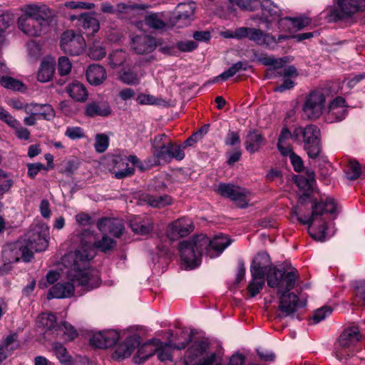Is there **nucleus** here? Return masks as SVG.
<instances>
[{
	"label": "nucleus",
	"mask_w": 365,
	"mask_h": 365,
	"mask_svg": "<svg viewBox=\"0 0 365 365\" xmlns=\"http://www.w3.org/2000/svg\"><path fill=\"white\" fill-rule=\"evenodd\" d=\"M93 252L81 251L70 252L64 256L63 261L68 268L66 277L69 282H61L54 284L48 291V299L70 298L75 292V285L80 286L86 291L100 286L101 279L97 270L91 269V262Z\"/></svg>",
	"instance_id": "nucleus-1"
},
{
	"label": "nucleus",
	"mask_w": 365,
	"mask_h": 365,
	"mask_svg": "<svg viewBox=\"0 0 365 365\" xmlns=\"http://www.w3.org/2000/svg\"><path fill=\"white\" fill-rule=\"evenodd\" d=\"M270 258L267 253L261 252L254 258L251 265V274L264 276L267 272V282L269 287L277 289L279 310L284 317L294 314L304 304L300 303L297 294L289 292L296 285L299 274L296 269L285 272L275 267H270Z\"/></svg>",
	"instance_id": "nucleus-2"
},
{
	"label": "nucleus",
	"mask_w": 365,
	"mask_h": 365,
	"mask_svg": "<svg viewBox=\"0 0 365 365\" xmlns=\"http://www.w3.org/2000/svg\"><path fill=\"white\" fill-rule=\"evenodd\" d=\"M230 243L225 235H216L210 240L205 235L200 234L179 244L180 259L187 268L194 269L201 263L203 254L210 258L217 257Z\"/></svg>",
	"instance_id": "nucleus-3"
},
{
	"label": "nucleus",
	"mask_w": 365,
	"mask_h": 365,
	"mask_svg": "<svg viewBox=\"0 0 365 365\" xmlns=\"http://www.w3.org/2000/svg\"><path fill=\"white\" fill-rule=\"evenodd\" d=\"M21 11L24 12L17 20L19 29L31 37L46 34L52 22L51 10L44 4H29Z\"/></svg>",
	"instance_id": "nucleus-4"
},
{
	"label": "nucleus",
	"mask_w": 365,
	"mask_h": 365,
	"mask_svg": "<svg viewBox=\"0 0 365 365\" xmlns=\"http://www.w3.org/2000/svg\"><path fill=\"white\" fill-rule=\"evenodd\" d=\"M312 208L311 216L298 217L297 219L300 223L308 225L309 232L314 240L324 241L331 234L323 215L324 213L334 214L337 209L336 205L332 197L324 196L320 198L319 201L314 202Z\"/></svg>",
	"instance_id": "nucleus-5"
},
{
	"label": "nucleus",
	"mask_w": 365,
	"mask_h": 365,
	"mask_svg": "<svg viewBox=\"0 0 365 365\" xmlns=\"http://www.w3.org/2000/svg\"><path fill=\"white\" fill-rule=\"evenodd\" d=\"M184 365H221V359L206 341H194L186 350Z\"/></svg>",
	"instance_id": "nucleus-6"
},
{
	"label": "nucleus",
	"mask_w": 365,
	"mask_h": 365,
	"mask_svg": "<svg viewBox=\"0 0 365 365\" xmlns=\"http://www.w3.org/2000/svg\"><path fill=\"white\" fill-rule=\"evenodd\" d=\"M296 140H302L304 148L311 158H316L321 152L319 143L320 130L314 125H308L306 127H297L293 132Z\"/></svg>",
	"instance_id": "nucleus-7"
},
{
	"label": "nucleus",
	"mask_w": 365,
	"mask_h": 365,
	"mask_svg": "<svg viewBox=\"0 0 365 365\" xmlns=\"http://www.w3.org/2000/svg\"><path fill=\"white\" fill-rule=\"evenodd\" d=\"M49 235V227L44 223H38L29 230L22 242L28 245L32 254L34 252H42L48 246Z\"/></svg>",
	"instance_id": "nucleus-8"
},
{
	"label": "nucleus",
	"mask_w": 365,
	"mask_h": 365,
	"mask_svg": "<svg viewBox=\"0 0 365 365\" xmlns=\"http://www.w3.org/2000/svg\"><path fill=\"white\" fill-rule=\"evenodd\" d=\"M326 98L322 91H311L306 97L302 106V116L308 120H317L325 108Z\"/></svg>",
	"instance_id": "nucleus-9"
},
{
	"label": "nucleus",
	"mask_w": 365,
	"mask_h": 365,
	"mask_svg": "<svg viewBox=\"0 0 365 365\" xmlns=\"http://www.w3.org/2000/svg\"><path fill=\"white\" fill-rule=\"evenodd\" d=\"M2 258L4 262L9 263L17 262L20 259L29 262L33 258L32 251L22 241L9 243L3 247Z\"/></svg>",
	"instance_id": "nucleus-10"
},
{
	"label": "nucleus",
	"mask_w": 365,
	"mask_h": 365,
	"mask_svg": "<svg viewBox=\"0 0 365 365\" xmlns=\"http://www.w3.org/2000/svg\"><path fill=\"white\" fill-rule=\"evenodd\" d=\"M217 192L220 195L231 199L241 208L246 207L250 200V193L247 190L231 184L220 183Z\"/></svg>",
	"instance_id": "nucleus-11"
},
{
	"label": "nucleus",
	"mask_w": 365,
	"mask_h": 365,
	"mask_svg": "<svg viewBox=\"0 0 365 365\" xmlns=\"http://www.w3.org/2000/svg\"><path fill=\"white\" fill-rule=\"evenodd\" d=\"M86 45L83 36L72 30L66 31L62 34L61 47L66 53L78 56L83 52Z\"/></svg>",
	"instance_id": "nucleus-12"
},
{
	"label": "nucleus",
	"mask_w": 365,
	"mask_h": 365,
	"mask_svg": "<svg viewBox=\"0 0 365 365\" xmlns=\"http://www.w3.org/2000/svg\"><path fill=\"white\" fill-rule=\"evenodd\" d=\"M84 235L87 240L83 239L81 241V247L76 251H81L83 255H86L87 252H90L92 251L94 257L95 248L100 250L102 252H106L113 249L115 245V240L108 237L107 235L103 236L100 240L95 241H93L94 237L91 232L86 231Z\"/></svg>",
	"instance_id": "nucleus-13"
},
{
	"label": "nucleus",
	"mask_w": 365,
	"mask_h": 365,
	"mask_svg": "<svg viewBox=\"0 0 365 365\" xmlns=\"http://www.w3.org/2000/svg\"><path fill=\"white\" fill-rule=\"evenodd\" d=\"M125 339L123 342L117 344L112 358L122 361L131 356L135 349L140 345V336L137 333H125Z\"/></svg>",
	"instance_id": "nucleus-14"
},
{
	"label": "nucleus",
	"mask_w": 365,
	"mask_h": 365,
	"mask_svg": "<svg viewBox=\"0 0 365 365\" xmlns=\"http://www.w3.org/2000/svg\"><path fill=\"white\" fill-rule=\"evenodd\" d=\"M195 9V4L192 2L178 4L175 14L170 18V24L172 26H187L192 20Z\"/></svg>",
	"instance_id": "nucleus-15"
},
{
	"label": "nucleus",
	"mask_w": 365,
	"mask_h": 365,
	"mask_svg": "<svg viewBox=\"0 0 365 365\" xmlns=\"http://www.w3.org/2000/svg\"><path fill=\"white\" fill-rule=\"evenodd\" d=\"M193 229V223L190 218L181 217L168 225L166 233L168 237L173 241L188 235Z\"/></svg>",
	"instance_id": "nucleus-16"
},
{
	"label": "nucleus",
	"mask_w": 365,
	"mask_h": 365,
	"mask_svg": "<svg viewBox=\"0 0 365 365\" xmlns=\"http://www.w3.org/2000/svg\"><path fill=\"white\" fill-rule=\"evenodd\" d=\"M337 4L335 14L339 19L349 17L358 11H365V0H338Z\"/></svg>",
	"instance_id": "nucleus-17"
},
{
	"label": "nucleus",
	"mask_w": 365,
	"mask_h": 365,
	"mask_svg": "<svg viewBox=\"0 0 365 365\" xmlns=\"http://www.w3.org/2000/svg\"><path fill=\"white\" fill-rule=\"evenodd\" d=\"M157 46V39L149 35L134 36L131 41V48L138 54L151 53L156 48Z\"/></svg>",
	"instance_id": "nucleus-18"
},
{
	"label": "nucleus",
	"mask_w": 365,
	"mask_h": 365,
	"mask_svg": "<svg viewBox=\"0 0 365 365\" xmlns=\"http://www.w3.org/2000/svg\"><path fill=\"white\" fill-rule=\"evenodd\" d=\"M154 155L159 160L169 161L172 159L181 160L185 158L184 147L175 145L170 141L156 151L153 152Z\"/></svg>",
	"instance_id": "nucleus-19"
},
{
	"label": "nucleus",
	"mask_w": 365,
	"mask_h": 365,
	"mask_svg": "<svg viewBox=\"0 0 365 365\" xmlns=\"http://www.w3.org/2000/svg\"><path fill=\"white\" fill-rule=\"evenodd\" d=\"M310 24L311 19L306 16L284 17L279 20L278 28L281 31L293 33L303 29Z\"/></svg>",
	"instance_id": "nucleus-20"
},
{
	"label": "nucleus",
	"mask_w": 365,
	"mask_h": 365,
	"mask_svg": "<svg viewBox=\"0 0 365 365\" xmlns=\"http://www.w3.org/2000/svg\"><path fill=\"white\" fill-rule=\"evenodd\" d=\"M346 115V105L342 97L335 98L329 104L326 120L329 123L341 121Z\"/></svg>",
	"instance_id": "nucleus-21"
},
{
	"label": "nucleus",
	"mask_w": 365,
	"mask_h": 365,
	"mask_svg": "<svg viewBox=\"0 0 365 365\" xmlns=\"http://www.w3.org/2000/svg\"><path fill=\"white\" fill-rule=\"evenodd\" d=\"M98 230L105 233H110L115 237H119L123 231L124 227L121 220L118 219L103 218L97 223Z\"/></svg>",
	"instance_id": "nucleus-22"
},
{
	"label": "nucleus",
	"mask_w": 365,
	"mask_h": 365,
	"mask_svg": "<svg viewBox=\"0 0 365 365\" xmlns=\"http://www.w3.org/2000/svg\"><path fill=\"white\" fill-rule=\"evenodd\" d=\"M145 24L153 30H165L168 26L165 12H150L144 19Z\"/></svg>",
	"instance_id": "nucleus-23"
},
{
	"label": "nucleus",
	"mask_w": 365,
	"mask_h": 365,
	"mask_svg": "<svg viewBox=\"0 0 365 365\" xmlns=\"http://www.w3.org/2000/svg\"><path fill=\"white\" fill-rule=\"evenodd\" d=\"M249 39L259 46H264L272 50L274 49V36L261 29L252 28Z\"/></svg>",
	"instance_id": "nucleus-24"
},
{
	"label": "nucleus",
	"mask_w": 365,
	"mask_h": 365,
	"mask_svg": "<svg viewBox=\"0 0 365 365\" xmlns=\"http://www.w3.org/2000/svg\"><path fill=\"white\" fill-rule=\"evenodd\" d=\"M361 335L357 327L345 329L338 339V344L342 349L349 348L360 341Z\"/></svg>",
	"instance_id": "nucleus-25"
},
{
	"label": "nucleus",
	"mask_w": 365,
	"mask_h": 365,
	"mask_svg": "<svg viewBox=\"0 0 365 365\" xmlns=\"http://www.w3.org/2000/svg\"><path fill=\"white\" fill-rule=\"evenodd\" d=\"M19 346V343L16 334L7 336L0 344V363L6 359Z\"/></svg>",
	"instance_id": "nucleus-26"
},
{
	"label": "nucleus",
	"mask_w": 365,
	"mask_h": 365,
	"mask_svg": "<svg viewBox=\"0 0 365 365\" xmlns=\"http://www.w3.org/2000/svg\"><path fill=\"white\" fill-rule=\"evenodd\" d=\"M132 230L138 235H146L150 233L154 227L153 220L149 217H135L130 220Z\"/></svg>",
	"instance_id": "nucleus-27"
},
{
	"label": "nucleus",
	"mask_w": 365,
	"mask_h": 365,
	"mask_svg": "<svg viewBox=\"0 0 365 365\" xmlns=\"http://www.w3.org/2000/svg\"><path fill=\"white\" fill-rule=\"evenodd\" d=\"M110 113L108 103L103 101L91 102L86 108V114L89 117L108 116Z\"/></svg>",
	"instance_id": "nucleus-28"
},
{
	"label": "nucleus",
	"mask_w": 365,
	"mask_h": 365,
	"mask_svg": "<svg viewBox=\"0 0 365 365\" xmlns=\"http://www.w3.org/2000/svg\"><path fill=\"white\" fill-rule=\"evenodd\" d=\"M86 78L91 85L101 84L106 78L105 68L98 64H92L86 70Z\"/></svg>",
	"instance_id": "nucleus-29"
},
{
	"label": "nucleus",
	"mask_w": 365,
	"mask_h": 365,
	"mask_svg": "<svg viewBox=\"0 0 365 365\" xmlns=\"http://www.w3.org/2000/svg\"><path fill=\"white\" fill-rule=\"evenodd\" d=\"M264 143V138L261 133L257 130L250 131L245 143L247 150L250 153H255L259 151Z\"/></svg>",
	"instance_id": "nucleus-30"
},
{
	"label": "nucleus",
	"mask_w": 365,
	"mask_h": 365,
	"mask_svg": "<svg viewBox=\"0 0 365 365\" xmlns=\"http://www.w3.org/2000/svg\"><path fill=\"white\" fill-rule=\"evenodd\" d=\"M78 335L75 328L68 322H63L61 326L57 327L55 329V334L52 339H59L64 341L73 340Z\"/></svg>",
	"instance_id": "nucleus-31"
},
{
	"label": "nucleus",
	"mask_w": 365,
	"mask_h": 365,
	"mask_svg": "<svg viewBox=\"0 0 365 365\" xmlns=\"http://www.w3.org/2000/svg\"><path fill=\"white\" fill-rule=\"evenodd\" d=\"M39 323L46 329L44 333V337L48 340L52 339L58 325L56 324V318L53 314L44 313L38 317Z\"/></svg>",
	"instance_id": "nucleus-32"
},
{
	"label": "nucleus",
	"mask_w": 365,
	"mask_h": 365,
	"mask_svg": "<svg viewBox=\"0 0 365 365\" xmlns=\"http://www.w3.org/2000/svg\"><path fill=\"white\" fill-rule=\"evenodd\" d=\"M66 91L71 98L78 102L85 101L88 96L85 86L78 81L70 83L66 88Z\"/></svg>",
	"instance_id": "nucleus-33"
},
{
	"label": "nucleus",
	"mask_w": 365,
	"mask_h": 365,
	"mask_svg": "<svg viewBox=\"0 0 365 365\" xmlns=\"http://www.w3.org/2000/svg\"><path fill=\"white\" fill-rule=\"evenodd\" d=\"M78 26L82 27L88 35L96 33L99 29V22L88 14L81 15L78 18Z\"/></svg>",
	"instance_id": "nucleus-34"
},
{
	"label": "nucleus",
	"mask_w": 365,
	"mask_h": 365,
	"mask_svg": "<svg viewBox=\"0 0 365 365\" xmlns=\"http://www.w3.org/2000/svg\"><path fill=\"white\" fill-rule=\"evenodd\" d=\"M51 351L62 365H71V356L65 346L61 343L58 341L53 342L51 345Z\"/></svg>",
	"instance_id": "nucleus-35"
},
{
	"label": "nucleus",
	"mask_w": 365,
	"mask_h": 365,
	"mask_svg": "<svg viewBox=\"0 0 365 365\" xmlns=\"http://www.w3.org/2000/svg\"><path fill=\"white\" fill-rule=\"evenodd\" d=\"M142 200L153 207H163L172 203V199L168 195L153 196L148 194L142 196Z\"/></svg>",
	"instance_id": "nucleus-36"
},
{
	"label": "nucleus",
	"mask_w": 365,
	"mask_h": 365,
	"mask_svg": "<svg viewBox=\"0 0 365 365\" xmlns=\"http://www.w3.org/2000/svg\"><path fill=\"white\" fill-rule=\"evenodd\" d=\"M54 73L53 63L51 61H42L37 74L38 81L46 83L51 80Z\"/></svg>",
	"instance_id": "nucleus-37"
},
{
	"label": "nucleus",
	"mask_w": 365,
	"mask_h": 365,
	"mask_svg": "<svg viewBox=\"0 0 365 365\" xmlns=\"http://www.w3.org/2000/svg\"><path fill=\"white\" fill-rule=\"evenodd\" d=\"M156 341L155 353L161 361H172L173 346L170 344H163L159 339Z\"/></svg>",
	"instance_id": "nucleus-38"
},
{
	"label": "nucleus",
	"mask_w": 365,
	"mask_h": 365,
	"mask_svg": "<svg viewBox=\"0 0 365 365\" xmlns=\"http://www.w3.org/2000/svg\"><path fill=\"white\" fill-rule=\"evenodd\" d=\"M314 172H307V176L297 175L294 182L300 190L309 191L312 189L314 183Z\"/></svg>",
	"instance_id": "nucleus-39"
},
{
	"label": "nucleus",
	"mask_w": 365,
	"mask_h": 365,
	"mask_svg": "<svg viewBox=\"0 0 365 365\" xmlns=\"http://www.w3.org/2000/svg\"><path fill=\"white\" fill-rule=\"evenodd\" d=\"M143 74L133 69H128L122 72L120 79L127 85L136 86L140 83Z\"/></svg>",
	"instance_id": "nucleus-40"
},
{
	"label": "nucleus",
	"mask_w": 365,
	"mask_h": 365,
	"mask_svg": "<svg viewBox=\"0 0 365 365\" xmlns=\"http://www.w3.org/2000/svg\"><path fill=\"white\" fill-rule=\"evenodd\" d=\"M264 285V276L252 274V280L248 284L247 291L251 297L260 292Z\"/></svg>",
	"instance_id": "nucleus-41"
},
{
	"label": "nucleus",
	"mask_w": 365,
	"mask_h": 365,
	"mask_svg": "<svg viewBox=\"0 0 365 365\" xmlns=\"http://www.w3.org/2000/svg\"><path fill=\"white\" fill-rule=\"evenodd\" d=\"M150 6L145 4H130L120 2L116 4V14H129L135 10H145Z\"/></svg>",
	"instance_id": "nucleus-42"
},
{
	"label": "nucleus",
	"mask_w": 365,
	"mask_h": 365,
	"mask_svg": "<svg viewBox=\"0 0 365 365\" xmlns=\"http://www.w3.org/2000/svg\"><path fill=\"white\" fill-rule=\"evenodd\" d=\"M247 69V65L242 61H238L234 63L230 68H229L227 71L222 73L220 75L217 76L214 80V82H216L218 79H221L222 81H226L229 78L234 76L236 73L241 71H245Z\"/></svg>",
	"instance_id": "nucleus-43"
},
{
	"label": "nucleus",
	"mask_w": 365,
	"mask_h": 365,
	"mask_svg": "<svg viewBox=\"0 0 365 365\" xmlns=\"http://www.w3.org/2000/svg\"><path fill=\"white\" fill-rule=\"evenodd\" d=\"M158 339H153L140 347L137 352V357L143 361L148 359L155 353L156 341Z\"/></svg>",
	"instance_id": "nucleus-44"
},
{
	"label": "nucleus",
	"mask_w": 365,
	"mask_h": 365,
	"mask_svg": "<svg viewBox=\"0 0 365 365\" xmlns=\"http://www.w3.org/2000/svg\"><path fill=\"white\" fill-rule=\"evenodd\" d=\"M261 8L262 14L267 17H274L279 15L278 7L274 4L271 0H262L259 1V6Z\"/></svg>",
	"instance_id": "nucleus-45"
},
{
	"label": "nucleus",
	"mask_w": 365,
	"mask_h": 365,
	"mask_svg": "<svg viewBox=\"0 0 365 365\" xmlns=\"http://www.w3.org/2000/svg\"><path fill=\"white\" fill-rule=\"evenodd\" d=\"M106 49L102 42L99 40L94 41L89 48L88 55L90 58L94 60H100L106 56Z\"/></svg>",
	"instance_id": "nucleus-46"
},
{
	"label": "nucleus",
	"mask_w": 365,
	"mask_h": 365,
	"mask_svg": "<svg viewBox=\"0 0 365 365\" xmlns=\"http://www.w3.org/2000/svg\"><path fill=\"white\" fill-rule=\"evenodd\" d=\"M0 83L4 88L14 91H24L26 88L21 81L9 76L3 77Z\"/></svg>",
	"instance_id": "nucleus-47"
},
{
	"label": "nucleus",
	"mask_w": 365,
	"mask_h": 365,
	"mask_svg": "<svg viewBox=\"0 0 365 365\" xmlns=\"http://www.w3.org/2000/svg\"><path fill=\"white\" fill-rule=\"evenodd\" d=\"M109 145V138L104 133H99L95 136L94 148L97 153L106 151Z\"/></svg>",
	"instance_id": "nucleus-48"
},
{
	"label": "nucleus",
	"mask_w": 365,
	"mask_h": 365,
	"mask_svg": "<svg viewBox=\"0 0 365 365\" xmlns=\"http://www.w3.org/2000/svg\"><path fill=\"white\" fill-rule=\"evenodd\" d=\"M346 178L349 180H356L361 175V166L359 163L356 161H349L345 171Z\"/></svg>",
	"instance_id": "nucleus-49"
},
{
	"label": "nucleus",
	"mask_w": 365,
	"mask_h": 365,
	"mask_svg": "<svg viewBox=\"0 0 365 365\" xmlns=\"http://www.w3.org/2000/svg\"><path fill=\"white\" fill-rule=\"evenodd\" d=\"M237 5L242 10L254 11L258 9L259 0H237Z\"/></svg>",
	"instance_id": "nucleus-50"
},
{
	"label": "nucleus",
	"mask_w": 365,
	"mask_h": 365,
	"mask_svg": "<svg viewBox=\"0 0 365 365\" xmlns=\"http://www.w3.org/2000/svg\"><path fill=\"white\" fill-rule=\"evenodd\" d=\"M60 274L56 271H49L46 275V279H42L38 282V287L41 289L46 288L49 284L55 283L59 279Z\"/></svg>",
	"instance_id": "nucleus-51"
},
{
	"label": "nucleus",
	"mask_w": 365,
	"mask_h": 365,
	"mask_svg": "<svg viewBox=\"0 0 365 365\" xmlns=\"http://www.w3.org/2000/svg\"><path fill=\"white\" fill-rule=\"evenodd\" d=\"M64 6L67 9H70L90 10L95 7V4L93 3L85 2V1H66L64 4Z\"/></svg>",
	"instance_id": "nucleus-52"
},
{
	"label": "nucleus",
	"mask_w": 365,
	"mask_h": 365,
	"mask_svg": "<svg viewBox=\"0 0 365 365\" xmlns=\"http://www.w3.org/2000/svg\"><path fill=\"white\" fill-rule=\"evenodd\" d=\"M72 68L68 58L61 56L58 58V71L61 76H65L70 73Z\"/></svg>",
	"instance_id": "nucleus-53"
},
{
	"label": "nucleus",
	"mask_w": 365,
	"mask_h": 365,
	"mask_svg": "<svg viewBox=\"0 0 365 365\" xmlns=\"http://www.w3.org/2000/svg\"><path fill=\"white\" fill-rule=\"evenodd\" d=\"M10 127L14 129V133L19 139L28 140L30 138L31 133L29 130L23 127L17 120L16 124Z\"/></svg>",
	"instance_id": "nucleus-54"
},
{
	"label": "nucleus",
	"mask_w": 365,
	"mask_h": 365,
	"mask_svg": "<svg viewBox=\"0 0 365 365\" xmlns=\"http://www.w3.org/2000/svg\"><path fill=\"white\" fill-rule=\"evenodd\" d=\"M331 312V307H322L314 312L312 319L315 323H319L329 316Z\"/></svg>",
	"instance_id": "nucleus-55"
},
{
	"label": "nucleus",
	"mask_w": 365,
	"mask_h": 365,
	"mask_svg": "<svg viewBox=\"0 0 365 365\" xmlns=\"http://www.w3.org/2000/svg\"><path fill=\"white\" fill-rule=\"evenodd\" d=\"M140 105H158L160 100L150 94L140 93L135 98Z\"/></svg>",
	"instance_id": "nucleus-56"
},
{
	"label": "nucleus",
	"mask_w": 365,
	"mask_h": 365,
	"mask_svg": "<svg viewBox=\"0 0 365 365\" xmlns=\"http://www.w3.org/2000/svg\"><path fill=\"white\" fill-rule=\"evenodd\" d=\"M198 44L192 40L180 41L176 43V47L182 52H191L196 49Z\"/></svg>",
	"instance_id": "nucleus-57"
},
{
	"label": "nucleus",
	"mask_w": 365,
	"mask_h": 365,
	"mask_svg": "<svg viewBox=\"0 0 365 365\" xmlns=\"http://www.w3.org/2000/svg\"><path fill=\"white\" fill-rule=\"evenodd\" d=\"M106 348L112 346L119 339V333L113 329L103 331Z\"/></svg>",
	"instance_id": "nucleus-58"
},
{
	"label": "nucleus",
	"mask_w": 365,
	"mask_h": 365,
	"mask_svg": "<svg viewBox=\"0 0 365 365\" xmlns=\"http://www.w3.org/2000/svg\"><path fill=\"white\" fill-rule=\"evenodd\" d=\"M259 61L263 65L273 66L274 68H282L285 63L283 58H275L273 56L263 57Z\"/></svg>",
	"instance_id": "nucleus-59"
},
{
	"label": "nucleus",
	"mask_w": 365,
	"mask_h": 365,
	"mask_svg": "<svg viewBox=\"0 0 365 365\" xmlns=\"http://www.w3.org/2000/svg\"><path fill=\"white\" fill-rule=\"evenodd\" d=\"M14 23V16L9 14L0 15V34L4 33Z\"/></svg>",
	"instance_id": "nucleus-60"
},
{
	"label": "nucleus",
	"mask_w": 365,
	"mask_h": 365,
	"mask_svg": "<svg viewBox=\"0 0 365 365\" xmlns=\"http://www.w3.org/2000/svg\"><path fill=\"white\" fill-rule=\"evenodd\" d=\"M91 344L93 346H96L97 348L100 349H106V344L105 341V337L103 331H99L98 333H96L93 335L92 338L91 339Z\"/></svg>",
	"instance_id": "nucleus-61"
},
{
	"label": "nucleus",
	"mask_w": 365,
	"mask_h": 365,
	"mask_svg": "<svg viewBox=\"0 0 365 365\" xmlns=\"http://www.w3.org/2000/svg\"><path fill=\"white\" fill-rule=\"evenodd\" d=\"M65 135L71 140L80 139L84 137L83 130L80 127H68Z\"/></svg>",
	"instance_id": "nucleus-62"
},
{
	"label": "nucleus",
	"mask_w": 365,
	"mask_h": 365,
	"mask_svg": "<svg viewBox=\"0 0 365 365\" xmlns=\"http://www.w3.org/2000/svg\"><path fill=\"white\" fill-rule=\"evenodd\" d=\"M59 108L66 115H71L76 112V105L69 101H63L59 103Z\"/></svg>",
	"instance_id": "nucleus-63"
},
{
	"label": "nucleus",
	"mask_w": 365,
	"mask_h": 365,
	"mask_svg": "<svg viewBox=\"0 0 365 365\" xmlns=\"http://www.w3.org/2000/svg\"><path fill=\"white\" fill-rule=\"evenodd\" d=\"M125 59V53L123 51H116L109 56L110 63L113 66L121 65Z\"/></svg>",
	"instance_id": "nucleus-64"
}]
</instances>
